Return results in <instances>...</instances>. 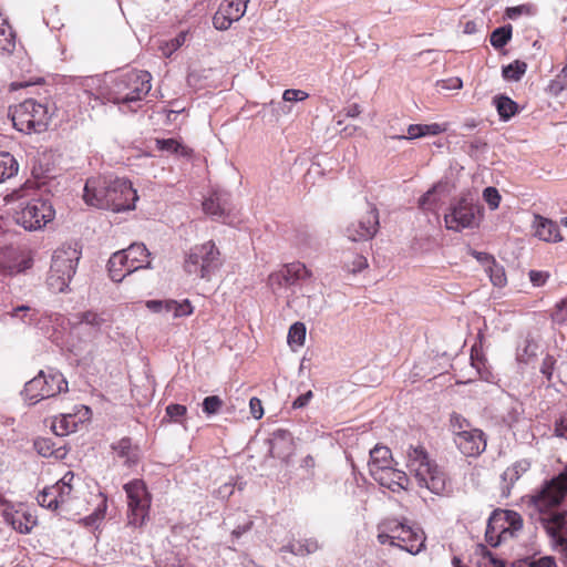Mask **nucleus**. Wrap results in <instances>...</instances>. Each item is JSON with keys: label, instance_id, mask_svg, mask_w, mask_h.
I'll return each instance as SVG.
<instances>
[{"label": "nucleus", "instance_id": "393cba45", "mask_svg": "<svg viewBox=\"0 0 567 567\" xmlns=\"http://www.w3.org/2000/svg\"><path fill=\"white\" fill-rule=\"evenodd\" d=\"M495 516H499L502 527H505L506 539L515 536L523 528V518L515 511H496Z\"/></svg>", "mask_w": 567, "mask_h": 567}, {"label": "nucleus", "instance_id": "2eb2a0df", "mask_svg": "<svg viewBox=\"0 0 567 567\" xmlns=\"http://www.w3.org/2000/svg\"><path fill=\"white\" fill-rule=\"evenodd\" d=\"M379 227V210L374 204H369V210L347 227L346 235L351 241H367L377 235Z\"/></svg>", "mask_w": 567, "mask_h": 567}, {"label": "nucleus", "instance_id": "aec40b11", "mask_svg": "<svg viewBox=\"0 0 567 567\" xmlns=\"http://www.w3.org/2000/svg\"><path fill=\"white\" fill-rule=\"evenodd\" d=\"M89 408L82 405L74 413L61 414L59 417H54L52 422V431L58 436H65L78 430L79 425L89 417Z\"/></svg>", "mask_w": 567, "mask_h": 567}, {"label": "nucleus", "instance_id": "5701e85b", "mask_svg": "<svg viewBox=\"0 0 567 567\" xmlns=\"http://www.w3.org/2000/svg\"><path fill=\"white\" fill-rule=\"evenodd\" d=\"M534 236L546 243H559L563 235L558 224L553 219L546 218L539 214H535L532 223Z\"/></svg>", "mask_w": 567, "mask_h": 567}, {"label": "nucleus", "instance_id": "49530a36", "mask_svg": "<svg viewBox=\"0 0 567 567\" xmlns=\"http://www.w3.org/2000/svg\"><path fill=\"white\" fill-rule=\"evenodd\" d=\"M224 405V401L218 395L206 396L203 401V411L207 415L216 414Z\"/></svg>", "mask_w": 567, "mask_h": 567}, {"label": "nucleus", "instance_id": "a18cd8bd", "mask_svg": "<svg viewBox=\"0 0 567 567\" xmlns=\"http://www.w3.org/2000/svg\"><path fill=\"white\" fill-rule=\"evenodd\" d=\"M292 437L291 434L287 430H277L272 434V439L270 441V453L274 456H280L277 452V445L279 442L291 444Z\"/></svg>", "mask_w": 567, "mask_h": 567}, {"label": "nucleus", "instance_id": "864d4df0", "mask_svg": "<svg viewBox=\"0 0 567 567\" xmlns=\"http://www.w3.org/2000/svg\"><path fill=\"white\" fill-rule=\"evenodd\" d=\"M420 137H423V132L421 130V124H411V125H409L408 126V136H404V135L392 136V138H394V140H404V138L415 140V138H420Z\"/></svg>", "mask_w": 567, "mask_h": 567}, {"label": "nucleus", "instance_id": "f03ea898", "mask_svg": "<svg viewBox=\"0 0 567 567\" xmlns=\"http://www.w3.org/2000/svg\"><path fill=\"white\" fill-rule=\"evenodd\" d=\"M30 192L35 189L32 186H23L8 195L7 200L19 202L13 214L17 224L24 229L35 230L53 220L55 212L49 202L40 197H30Z\"/></svg>", "mask_w": 567, "mask_h": 567}, {"label": "nucleus", "instance_id": "338daca9", "mask_svg": "<svg viewBox=\"0 0 567 567\" xmlns=\"http://www.w3.org/2000/svg\"><path fill=\"white\" fill-rule=\"evenodd\" d=\"M344 112L348 117H357L361 113V107L359 104L353 103V104L349 105L348 107H346Z\"/></svg>", "mask_w": 567, "mask_h": 567}, {"label": "nucleus", "instance_id": "a878e982", "mask_svg": "<svg viewBox=\"0 0 567 567\" xmlns=\"http://www.w3.org/2000/svg\"><path fill=\"white\" fill-rule=\"evenodd\" d=\"M393 463L392 452L388 446L375 445L370 451L369 472L374 474L377 467H386Z\"/></svg>", "mask_w": 567, "mask_h": 567}, {"label": "nucleus", "instance_id": "bb28decb", "mask_svg": "<svg viewBox=\"0 0 567 567\" xmlns=\"http://www.w3.org/2000/svg\"><path fill=\"white\" fill-rule=\"evenodd\" d=\"M203 209L207 215L215 218H221L227 210V200L225 195L214 192L208 198L203 202Z\"/></svg>", "mask_w": 567, "mask_h": 567}, {"label": "nucleus", "instance_id": "473e14b6", "mask_svg": "<svg viewBox=\"0 0 567 567\" xmlns=\"http://www.w3.org/2000/svg\"><path fill=\"white\" fill-rule=\"evenodd\" d=\"M14 47L16 41L13 30L0 13V52H11Z\"/></svg>", "mask_w": 567, "mask_h": 567}, {"label": "nucleus", "instance_id": "2f4dec72", "mask_svg": "<svg viewBox=\"0 0 567 567\" xmlns=\"http://www.w3.org/2000/svg\"><path fill=\"white\" fill-rule=\"evenodd\" d=\"M156 146L161 151H166L173 154H179L184 157H190L193 154V150L188 146L182 144L175 138H157Z\"/></svg>", "mask_w": 567, "mask_h": 567}, {"label": "nucleus", "instance_id": "f704fd0d", "mask_svg": "<svg viewBox=\"0 0 567 567\" xmlns=\"http://www.w3.org/2000/svg\"><path fill=\"white\" fill-rule=\"evenodd\" d=\"M19 164L16 158L7 152L0 153V183L11 178L18 173Z\"/></svg>", "mask_w": 567, "mask_h": 567}, {"label": "nucleus", "instance_id": "13d9d810", "mask_svg": "<svg viewBox=\"0 0 567 567\" xmlns=\"http://www.w3.org/2000/svg\"><path fill=\"white\" fill-rule=\"evenodd\" d=\"M555 363L556 360L553 355H547L542 362L540 372L547 378L548 381L551 379Z\"/></svg>", "mask_w": 567, "mask_h": 567}, {"label": "nucleus", "instance_id": "6ab92c4d", "mask_svg": "<svg viewBox=\"0 0 567 567\" xmlns=\"http://www.w3.org/2000/svg\"><path fill=\"white\" fill-rule=\"evenodd\" d=\"M454 443L460 452L467 457L481 455L487 446L485 434L480 429L462 432L460 437L454 439Z\"/></svg>", "mask_w": 567, "mask_h": 567}, {"label": "nucleus", "instance_id": "423d86ee", "mask_svg": "<svg viewBox=\"0 0 567 567\" xmlns=\"http://www.w3.org/2000/svg\"><path fill=\"white\" fill-rule=\"evenodd\" d=\"M82 256V247L78 244H64L52 255L48 285L54 292H63L68 288Z\"/></svg>", "mask_w": 567, "mask_h": 567}, {"label": "nucleus", "instance_id": "b1692460", "mask_svg": "<svg viewBox=\"0 0 567 567\" xmlns=\"http://www.w3.org/2000/svg\"><path fill=\"white\" fill-rule=\"evenodd\" d=\"M106 197V181L101 178H90L86 181L84 186L83 199L84 202L93 207H96L94 202H100Z\"/></svg>", "mask_w": 567, "mask_h": 567}, {"label": "nucleus", "instance_id": "a19ab883", "mask_svg": "<svg viewBox=\"0 0 567 567\" xmlns=\"http://www.w3.org/2000/svg\"><path fill=\"white\" fill-rule=\"evenodd\" d=\"M34 449L43 457L59 456L60 449H55V444L48 437H38L34 441Z\"/></svg>", "mask_w": 567, "mask_h": 567}, {"label": "nucleus", "instance_id": "ea45409f", "mask_svg": "<svg viewBox=\"0 0 567 567\" xmlns=\"http://www.w3.org/2000/svg\"><path fill=\"white\" fill-rule=\"evenodd\" d=\"M527 70V64L523 61L515 60L511 64L503 68V76L506 80L519 81Z\"/></svg>", "mask_w": 567, "mask_h": 567}, {"label": "nucleus", "instance_id": "1a4fd4ad", "mask_svg": "<svg viewBox=\"0 0 567 567\" xmlns=\"http://www.w3.org/2000/svg\"><path fill=\"white\" fill-rule=\"evenodd\" d=\"M220 265V251L213 240H208L190 248L184 261V269L189 275L209 280Z\"/></svg>", "mask_w": 567, "mask_h": 567}, {"label": "nucleus", "instance_id": "4c0bfd02", "mask_svg": "<svg viewBox=\"0 0 567 567\" xmlns=\"http://www.w3.org/2000/svg\"><path fill=\"white\" fill-rule=\"evenodd\" d=\"M485 271L488 274L493 286L502 288L506 285L507 278H506L505 269L496 260H494L493 264H491L488 267H486Z\"/></svg>", "mask_w": 567, "mask_h": 567}, {"label": "nucleus", "instance_id": "7c9ffc66", "mask_svg": "<svg viewBox=\"0 0 567 567\" xmlns=\"http://www.w3.org/2000/svg\"><path fill=\"white\" fill-rule=\"evenodd\" d=\"M109 275L111 279L115 282H121L126 276H128V269L121 258L120 254L114 252L107 262Z\"/></svg>", "mask_w": 567, "mask_h": 567}, {"label": "nucleus", "instance_id": "603ef678", "mask_svg": "<svg viewBox=\"0 0 567 567\" xmlns=\"http://www.w3.org/2000/svg\"><path fill=\"white\" fill-rule=\"evenodd\" d=\"M528 567H557V563L551 556H543L539 558H532L528 561Z\"/></svg>", "mask_w": 567, "mask_h": 567}, {"label": "nucleus", "instance_id": "0eeeda50", "mask_svg": "<svg viewBox=\"0 0 567 567\" xmlns=\"http://www.w3.org/2000/svg\"><path fill=\"white\" fill-rule=\"evenodd\" d=\"M75 481L80 478L72 471L66 472L55 484L44 487L38 494V504L52 512L69 513L78 498Z\"/></svg>", "mask_w": 567, "mask_h": 567}, {"label": "nucleus", "instance_id": "58836bf2", "mask_svg": "<svg viewBox=\"0 0 567 567\" xmlns=\"http://www.w3.org/2000/svg\"><path fill=\"white\" fill-rule=\"evenodd\" d=\"M511 39L512 27L507 25L495 29L491 34L489 41L495 49H502L508 43Z\"/></svg>", "mask_w": 567, "mask_h": 567}, {"label": "nucleus", "instance_id": "7ed1b4c3", "mask_svg": "<svg viewBox=\"0 0 567 567\" xmlns=\"http://www.w3.org/2000/svg\"><path fill=\"white\" fill-rule=\"evenodd\" d=\"M152 75L147 71L132 70L114 78L107 91L95 99L114 104L141 101L151 91Z\"/></svg>", "mask_w": 567, "mask_h": 567}, {"label": "nucleus", "instance_id": "f8f14e48", "mask_svg": "<svg viewBox=\"0 0 567 567\" xmlns=\"http://www.w3.org/2000/svg\"><path fill=\"white\" fill-rule=\"evenodd\" d=\"M482 218V206L467 196H462L451 204L444 216L445 226L450 230L462 231L477 227Z\"/></svg>", "mask_w": 567, "mask_h": 567}, {"label": "nucleus", "instance_id": "0e129e2a", "mask_svg": "<svg viewBox=\"0 0 567 567\" xmlns=\"http://www.w3.org/2000/svg\"><path fill=\"white\" fill-rule=\"evenodd\" d=\"M442 87L447 90H460L463 85L462 80L458 78H453L446 81H442Z\"/></svg>", "mask_w": 567, "mask_h": 567}, {"label": "nucleus", "instance_id": "c85d7f7f", "mask_svg": "<svg viewBox=\"0 0 567 567\" xmlns=\"http://www.w3.org/2000/svg\"><path fill=\"white\" fill-rule=\"evenodd\" d=\"M113 450L121 458H124L125 464L128 466L135 465L140 460V449L132 444L131 439L123 437L115 445Z\"/></svg>", "mask_w": 567, "mask_h": 567}, {"label": "nucleus", "instance_id": "774afa93", "mask_svg": "<svg viewBox=\"0 0 567 567\" xmlns=\"http://www.w3.org/2000/svg\"><path fill=\"white\" fill-rule=\"evenodd\" d=\"M163 306H164V300H148L146 302V307L154 312L163 311Z\"/></svg>", "mask_w": 567, "mask_h": 567}, {"label": "nucleus", "instance_id": "4be33fe9", "mask_svg": "<svg viewBox=\"0 0 567 567\" xmlns=\"http://www.w3.org/2000/svg\"><path fill=\"white\" fill-rule=\"evenodd\" d=\"M104 323L105 319L101 315L87 310L75 316V320L72 322V329L78 333H83L91 339H95Z\"/></svg>", "mask_w": 567, "mask_h": 567}, {"label": "nucleus", "instance_id": "a211bd4d", "mask_svg": "<svg viewBox=\"0 0 567 567\" xmlns=\"http://www.w3.org/2000/svg\"><path fill=\"white\" fill-rule=\"evenodd\" d=\"M4 520L21 534H29L37 525V518L22 504L8 503L2 511Z\"/></svg>", "mask_w": 567, "mask_h": 567}, {"label": "nucleus", "instance_id": "c03bdc74", "mask_svg": "<svg viewBox=\"0 0 567 567\" xmlns=\"http://www.w3.org/2000/svg\"><path fill=\"white\" fill-rule=\"evenodd\" d=\"M451 426L453 430L454 439L460 437L462 432H470L474 429L465 417L457 413H453L451 415Z\"/></svg>", "mask_w": 567, "mask_h": 567}, {"label": "nucleus", "instance_id": "cd10ccee", "mask_svg": "<svg viewBox=\"0 0 567 567\" xmlns=\"http://www.w3.org/2000/svg\"><path fill=\"white\" fill-rule=\"evenodd\" d=\"M136 270L151 266V254L144 244H132L124 249Z\"/></svg>", "mask_w": 567, "mask_h": 567}, {"label": "nucleus", "instance_id": "c756f323", "mask_svg": "<svg viewBox=\"0 0 567 567\" xmlns=\"http://www.w3.org/2000/svg\"><path fill=\"white\" fill-rule=\"evenodd\" d=\"M499 522V516H495V514L493 513L487 523L485 539L492 547H496L501 543L507 540L506 535L504 534L505 527H502V524Z\"/></svg>", "mask_w": 567, "mask_h": 567}, {"label": "nucleus", "instance_id": "9d476101", "mask_svg": "<svg viewBox=\"0 0 567 567\" xmlns=\"http://www.w3.org/2000/svg\"><path fill=\"white\" fill-rule=\"evenodd\" d=\"M66 391L68 381L61 372L50 371L45 373L40 371L38 375L25 383L22 396L29 404L33 405Z\"/></svg>", "mask_w": 567, "mask_h": 567}, {"label": "nucleus", "instance_id": "20e7f679", "mask_svg": "<svg viewBox=\"0 0 567 567\" xmlns=\"http://www.w3.org/2000/svg\"><path fill=\"white\" fill-rule=\"evenodd\" d=\"M377 539L381 545L399 547L411 555H417L425 547L424 532L395 517L382 519L377 526Z\"/></svg>", "mask_w": 567, "mask_h": 567}, {"label": "nucleus", "instance_id": "c9c22d12", "mask_svg": "<svg viewBox=\"0 0 567 567\" xmlns=\"http://www.w3.org/2000/svg\"><path fill=\"white\" fill-rule=\"evenodd\" d=\"M497 112L502 120L507 121L517 112V104L508 96H498L495 99Z\"/></svg>", "mask_w": 567, "mask_h": 567}, {"label": "nucleus", "instance_id": "052dcab7", "mask_svg": "<svg viewBox=\"0 0 567 567\" xmlns=\"http://www.w3.org/2000/svg\"><path fill=\"white\" fill-rule=\"evenodd\" d=\"M254 523L250 518H246L244 520L243 524L236 526L233 532H231V535L234 538H239L243 534L247 533L248 530L251 529Z\"/></svg>", "mask_w": 567, "mask_h": 567}, {"label": "nucleus", "instance_id": "5fc2aeb1", "mask_svg": "<svg viewBox=\"0 0 567 567\" xmlns=\"http://www.w3.org/2000/svg\"><path fill=\"white\" fill-rule=\"evenodd\" d=\"M187 413V409L185 405L182 404H169L166 408V414L174 421H176L178 417L185 416Z\"/></svg>", "mask_w": 567, "mask_h": 567}, {"label": "nucleus", "instance_id": "412c9836", "mask_svg": "<svg viewBox=\"0 0 567 567\" xmlns=\"http://www.w3.org/2000/svg\"><path fill=\"white\" fill-rule=\"evenodd\" d=\"M380 485L398 492L400 489H406L409 485V477L405 472L396 470L391 465L386 467H377L374 474L371 475Z\"/></svg>", "mask_w": 567, "mask_h": 567}, {"label": "nucleus", "instance_id": "3c124183", "mask_svg": "<svg viewBox=\"0 0 567 567\" xmlns=\"http://www.w3.org/2000/svg\"><path fill=\"white\" fill-rule=\"evenodd\" d=\"M194 311V307L192 306L189 300H183L182 302L175 301L174 308V317H187L190 316Z\"/></svg>", "mask_w": 567, "mask_h": 567}, {"label": "nucleus", "instance_id": "f3484780", "mask_svg": "<svg viewBox=\"0 0 567 567\" xmlns=\"http://www.w3.org/2000/svg\"><path fill=\"white\" fill-rule=\"evenodd\" d=\"M32 266V258L24 250L16 247L0 248V272L18 274Z\"/></svg>", "mask_w": 567, "mask_h": 567}, {"label": "nucleus", "instance_id": "ddd939ff", "mask_svg": "<svg viewBox=\"0 0 567 567\" xmlns=\"http://www.w3.org/2000/svg\"><path fill=\"white\" fill-rule=\"evenodd\" d=\"M137 199L138 196L132 183L124 178H116L106 182V197L94 204L96 208L122 212L134 209Z\"/></svg>", "mask_w": 567, "mask_h": 567}, {"label": "nucleus", "instance_id": "72a5a7b5", "mask_svg": "<svg viewBox=\"0 0 567 567\" xmlns=\"http://www.w3.org/2000/svg\"><path fill=\"white\" fill-rule=\"evenodd\" d=\"M288 550L293 555H309L316 553L320 546L316 538H303L290 543L287 546Z\"/></svg>", "mask_w": 567, "mask_h": 567}, {"label": "nucleus", "instance_id": "6e6552de", "mask_svg": "<svg viewBox=\"0 0 567 567\" xmlns=\"http://www.w3.org/2000/svg\"><path fill=\"white\" fill-rule=\"evenodd\" d=\"M51 115L48 104L34 99H27L10 111L13 126L27 134L47 131Z\"/></svg>", "mask_w": 567, "mask_h": 567}, {"label": "nucleus", "instance_id": "f257e3e1", "mask_svg": "<svg viewBox=\"0 0 567 567\" xmlns=\"http://www.w3.org/2000/svg\"><path fill=\"white\" fill-rule=\"evenodd\" d=\"M566 496V485L555 476L527 498L530 515L542 525L550 539L560 535L565 516L559 508Z\"/></svg>", "mask_w": 567, "mask_h": 567}, {"label": "nucleus", "instance_id": "4d7b16f0", "mask_svg": "<svg viewBox=\"0 0 567 567\" xmlns=\"http://www.w3.org/2000/svg\"><path fill=\"white\" fill-rule=\"evenodd\" d=\"M249 410H250V414L252 415L254 419L256 420H259L264 415V408H262V403L261 401L254 396L250 399L249 401Z\"/></svg>", "mask_w": 567, "mask_h": 567}, {"label": "nucleus", "instance_id": "bf43d9fd", "mask_svg": "<svg viewBox=\"0 0 567 567\" xmlns=\"http://www.w3.org/2000/svg\"><path fill=\"white\" fill-rule=\"evenodd\" d=\"M548 274L544 271L538 270H530L529 271V279L532 284L536 287L544 286L548 279Z\"/></svg>", "mask_w": 567, "mask_h": 567}, {"label": "nucleus", "instance_id": "de8ad7c7", "mask_svg": "<svg viewBox=\"0 0 567 567\" xmlns=\"http://www.w3.org/2000/svg\"><path fill=\"white\" fill-rule=\"evenodd\" d=\"M483 198L492 210L498 208L501 204V195L495 187H486L483 192Z\"/></svg>", "mask_w": 567, "mask_h": 567}, {"label": "nucleus", "instance_id": "4468645a", "mask_svg": "<svg viewBox=\"0 0 567 567\" xmlns=\"http://www.w3.org/2000/svg\"><path fill=\"white\" fill-rule=\"evenodd\" d=\"M312 272L307 266L300 261H293L284 265L279 270L268 276L267 285L277 291L286 286H293L300 281L311 278Z\"/></svg>", "mask_w": 567, "mask_h": 567}, {"label": "nucleus", "instance_id": "6e6d98bb", "mask_svg": "<svg viewBox=\"0 0 567 567\" xmlns=\"http://www.w3.org/2000/svg\"><path fill=\"white\" fill-rule=\"evenodd\" d=\"M421 130L423 132V136L427 135H439L446 131V127L439 123L432 124H421Z\"/></svg>", "mask_w": 567, "mask_h": 567}, {"label": "nucleus", "instance_id": "69168bd1", "mask_svg": "<svg viewBox=\"0 0 567 567\" xmlns=\"http://www.w3.org/2000/svg\"><path fill=\"white\" fill-rule=\"evenodd\" d=\"M523 9L524 7L523 6H518V7H508L505 11V14L508 19H517L522 12H523Z\"/></svg>", "mask_w": 567, "mask_h": 567}, {"label": "nucleus", "instance_id": "09e8293b", "mask_svg": "<svg viewBox=\"0 0 567 567\" xmlns=\"http://www.w3.org/2000/svg\"><path fill=\"white\" fill-rule=\"evenodd\" d=\"M554 435L567 441V413L560 415L554 423Z\"/></svg>", "mask_w": 567, "mask_h": 567}, {"label": "nucleus", "instance_id": "e433bc0d", "mask_svg": "<svg viewBox=\"0 0 567 567\" xmlns=\"http://www.w3.org/2000/svg\"><path fill=\"white\" fill-rule=\"evenodd\" d=\"M97 348L94 346L86 353L80 355L78 364L87 373L99 372L97 368Z\"/></svg>", "mask_w": 567, "mask_h": 567}, {"label": "nucleus", "instance_id": "680f3d73", "mask_svg": "<svg viewBox=\"0 0 567 567\" xmlns=\"http://www.w3.org/2000/svg\"><path fill=\"white\" fill-rule=\"evenodd\" d=\"M313 396V393L312 391H307L306 393L299 395L293 402H292V408L293 409H301V408H305L306 405H308V403L310 402V400L312 399Z\"/></svg>", "mask_w": 567, "mask_h": 567}, {"label": "nucleus", "instance_id": "37998d69", "mask_svg": "<svg viewBox=\"0 0 567 567\" xmlns=\"http://www.w3.org/2000/svg\"><path fill=\"white\" fill-rule=\"evenodd\" d=\"M554 323L559 326L567 323V297L559 300L550 311Z\"/></svg>", "mask_w": 567, "mask_h": 567}, {"label": "nucleus", "instance_id": "e2e57ef3", "mask_svg": "<svg viewBox=\"0 0 567 567\" xmlns=\"http://www.w3.org/2000/svg\"><path fill=\"white\" fill-rule=\"evenodd\" d=\"M472 256L474 258H476V260L480 261L482 265H484L485 268L488 267L491 264H493L495 260V258L492 255H489L487 252H482V251L474 250L472 252Z\"/></svg>", "mask_w": 567, "mask_h": 567}, {"label": "nucleus", "instance_id": "dca6fc26", "mask_svg": "<svg viewBox=\"0 0 567 567\" xmlns=\"http://www.w3.org/2000/svg\"><path fill=\"white\" fill-rule=\"evenodd\" d=\"M249 0H224L213 18L217 30H227L231 23L238 21L246 12Z\"/></svg>", "mask_w": 567, "mask_h": 567}, {"label": "nucleus", "instance_id": "79ce46f5", "mask_svg": "<svg viewBox=\"0 0 567 567\" xmlns=\"http://www.w3.org/2000/svg\"><path fill=\"white\" fill-rule=\"evenodd\" d=\"M306 340V326L302 322L293 323L288 332V343L301 347Z\"/></svg>", "mask_w": 567, "mask_h": 567}, {"label": "nucleus", "instance_id": "39448f33", "mask_svg": "<svg viewBox=\"0 0 567 567\" xmlns=\"http://www.w3.org/2000/svg\"><path fill=\"white\" fill-rule=\"evenodd\" d=\"M406 467L414 474L420 486L426 487L436 495L451 492V483L446 474L430 458L423 446L409 447Z\"/></svg>", "mask_w": 567, "mask_h": 567}, {"label": "nucleus", "instance_id": "9b49d317", "mask_svg": "<svg viewBox=\"0 0 567 567\" xmlns=\"http://www.w3.org/2000/svg\"><path fill=\"white\" fill-rule=\"evenodd\" d=\"M127 498V524L142 527L150 516L152 495L143 480H133L124 485Z\"/></svg>", "mask_w": 567, "mask_h": 567}, {"label": "nucleus", "instance_id": "8fccbe9b", "mask_svg": "<svg viewBox=\"0 0 567 567\" xmlns=\"http://www.w3.org/2000/svg\"><path fill=\"white\" fill-rule=\"evenodd\" d=\"M309 94L302 90L287 89L284 91L282 99L286 102L305 101Z\"/></svg>", "mask_w": 567, "mask_h": 567}]
</instances>
